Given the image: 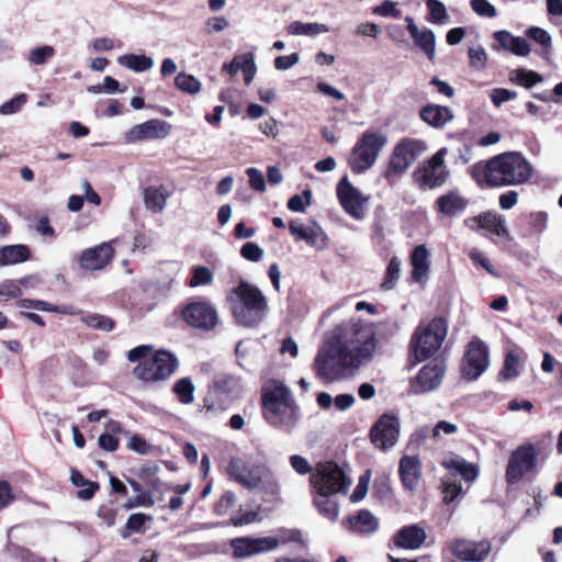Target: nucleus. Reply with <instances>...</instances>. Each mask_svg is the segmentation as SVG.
I'll use <instances>...</instances> for the list:
<instances>
[{
    "label": "nucleus",
    "mask_w": 562,
    "mask_h": 562,
    "mask_svg": "<svg viewBox=\"0 0 562 562\" xmlns=\"http://www.w3.org/2000/svg\"><path fill=\"white\" fill-rule=\"evenodd\" d=\"M469 175L481 188L519 186L531 178L532 167L521 153L506 151L475 162Z\"/></svg>",
    "instance_id": "1"
},
{
    "label": "nucleus",
    "mask_w": 562,
    "mask_h": 562,
    "mask_svg": "<svg viewBox=\"0 0 562 562\" xmlns=\"http://www.w3.org/2000/svg\"><path fill=\"white\" fill-rule=\"evenodd\" d=\"M261 409L267 423L284 432H291L300 419V408L282 383L262 391Z\"/></svg>",
    "instance_id": "2"
},
{
    "label": "nucleus",
    "mask_w": 562,
    "mask_h": 562,
    "mask_svg": "<svg viewBox=\"0 0 562 562\" xmlns=\"http://www.w3.org/2000/svg\"><path fill=\"white\" fill-rule=\"evenodd\" d=\"M151 351L149 345H140L128 351V361L138 362L133 369L134 376L144 382L167 380L177 370V357L167 350H158L154 355Z\"/></svg>",
    "instance_id": "3"
},
{
    "label": "nucleus",
    "mask_w": 562,
    "mask_h": 562,
    "mask_svg": "<svg viewBox=\"0 0 562 562\" xmlns=\"http://www.w3.org/2000/svg\"><path fill=\"white\" fill-rule=\"evenodd\" d=\"M241 380L231 373H217L207 385L206 393L199 405V412L206 418L220 417L240 398Z\"/></svg>",
    "instance_id": "4"
},
{
    "label": "nucleus",
    "mask_w": 562,
    "mask_h": 562,
    "mask_svg": "<svg viewBox=\"0 0 562 562\" xmlns=\"http://www.w3.org/2000/svg\"><path fill=\"white\" fill-rule=\"evenodd\" d=\"M235 322L244 327H255L262 322L268 302L262 292L254 284L240 280L228 297Z\"/></svg>",
    "instance_id": "5"
},
{
    "label": "nucleus",
    "mask_w": 562,
    "mask_h": 562,
    "mask_svg": "<svg viewBox=\"0 0 562 562\" xmlns=\"http://www.w3.org/2000/svg\"><path fill=\"white\" fill-rule=\"evenodd\" d=\"M339 342L356 363L369 359L375 348V333L371 325L362 322L337 326L330 337Z\"/></svg>",
    "instance_id": "6"
},
{
    "label": "nucleus",
    "mask_w": 562,
    "mask_h": 562,
    "mask_svg": "<svg viewBox=\"0 0 562 562\" xmlns=\"http://www.w3.org/2000/svg\"><path fill=\"white\" fill-rule=\"evenodd\" d=\"M448 333V321L435 316L426 325L419 324L414 330L408 349L415 363L430 359L442 346Z\"/></svg>",
    "instance_id": "7"
},
{
    "label": "nucleus",
    "mask_w": 562,
    "mask_h": 562,
    "mask_svg": "<svg viewBox=\"0 0 562 562\" xmlns=\"http://www.w3.org/2000/svg\"><path fill=\"white\" fill-rule=\"evenodd\" d=\"M339 342L329 338L319 349L314 360L316 375L325 382H334L345 376L347 369L359 364L352 360Z\"/></svg>",
    "instance_id": "8"
},
{
    "label": "nucleus",
    "mask_w": 562,
    "mask_h": 562,
    "mask_svg": "<svg viewBox=\"0 0 562 562\" xmlns=\"http://www.w3.org/2000/svg\"><path fill=\"white\" fill-rule=\"evenodd\" d=\"M387 143V137L378 131L367 130L358 138L348 157V166L355 175L370 169Z\"/></svg>",
    "instance_id": "9"
},
{
    "label": "nucleus",
    "mask_w": 562,
    "mask_h": 562,
    "mask_svg": "<svg viewBox=\"0 0 562 562\" xmlns=\"http://www.w3.org/2000/svg\"><path fill=\"white\" fill-rule=\"evenodd\" d=\"M425 150L426 145L420 139L408 137L401 139L394 146L383 175L387 183L393 184Z\"/></svg>",
    "instance_id": "10"
},
{
    "label": "nucleus",
    "mask_w": 562,
    "mask_h": 562,
    "mask_svg": "<svg viewBox=\"0 0 562 562\" xmlns=\"http://www.w3.org/2000/svg\"><path fill=\"white\" fill-rule=\"evenodd\" d=\"M446 154L447 148H440L415 169L413 178L422 190L440 188L447 182L450 171L445 166Z\"/></svg>",
    "instance_id": "11"
},
{
    "label": "nucleus",
    "mask_w": 562,
    "mask_h": 562,
    "mask_svg": "<svg viewBox=\"0 0 562 562\" xmlns=\"http://www.w3.org/2000/svg\"><path fill=\"white\" fill-rule=\"evenodd\" d=\"M310 481L318 496L344 492L350 484L345 472L334 461L318 463Z\"/></svg>",
    "instance_id": "12"
},
{
    "label": "nucleus",
    "mask_w": 562,
    "mask_h": 562,
    "mask_svg": "<svg viewBox=\"0 0 562 562\" xmlns=\"http://www.w3.org/2000/svg\"><path fill=\"white\" fill-rule=\"evenodd\" d=\"M539 451L532 443L518 446L509 456L505 471L507 484L514 485L537 467Z\"/></svg>",
    "instance_id": "13"
},
{
    "label": "nucleus",
    "mask_w": 562,
    "mask_h": 562,
    "mask_svg": "<svg viewBox=\"0 0 562 562\" xmlns=\"http://www.w3.org/2000/svg\"><path fill=\"white\" fill-rule=\"evenodd\" d=\"M181 318L192 328L212 330L218 323L215 307L205 299H195L187 303L180 312Z\"/></svg>",
    "instance_id": "14"
},
{
    "label": "nucleus",
    "mask_w": 562,
    "mask_h": 562,
    "mask_svg": "<svg viewBox=\"0 0 562 562\" xmlns=\"http://www.w3.org/2000/svg\"><path fill=\"white\" fill-rule=\"evenodd\" d=\"M490 364L488 348L479 339H472L461 361V374L467 381H474L483 374Z\"/></svg>",
    "instance_id": "15"
},
{
    "label": "nucleus",
    "mask_w": 562,
    "mask_h": 562,
    "mask_svg": "<svg viewBox=\"0 0 562 562\" xmlns=\"http://www.w3.org/2000/svg\"><path fill=\"white\" fill-rule=\"evenodd\" d=\"M280 541L276 537H238L231 540L232 557L236 560L265 553L277 549Z\"/></svg>",
    "instance_id": "16"
},
{
    "label": "nucleus",
    "mask_w": 562,
    "mask_h": 562,
    "mask_svg": "<svg viewBox=\"0 0 562 562\" xmlns=\"http://www.w3.org/2000/svg\"><path fill=\"white\" fill-rule=\"evenodd\" d=\"M464 225L472 231H486L493 241H495L494 236L505 240L512 239L505 216L495 211H485L469 217L464 220Z\"/></svg>",
    "instance_id": "17"
},
{
    "label": "nucleus",
    "mask_w": 562,
    "mask_h": 562,
    "mask_svg": "<svg viewBox=\"0 0 562 562\" xmlns=\"http://www.w3.org/2000/svg\"><path fill=\"white\" fill-rule=\"evenodd\" d=\"M400 420L394 414H383L370 429L371 442L382 450L392 448L398 438Z\"/></svg>",
    "instance_id": "18"
},
{
    "label": "nucleus",
    "mask_w": 562,
    "mask_h": 562,
    "mask_svg": "<svg viewBox=\"0 0 562 562\" xmlns=\"http://www.w3.org/2000/svg\"><path fill=\"white\" fill-rule=\"evenodd\" d=\"M449 550L462 562H482L491 553L492 543L487 539L480 541L453 539L449 543Z\"/></svg>",
    "instance_id": "19"
},
{
    "label": "nucleus",
    "mask_w": 562,
    "mask_h": 562,
    "mask_svg": "<svg viewBox=\"0 0 562 562\" xmlns=\"http://www.w3.org/2000/svg\"><path fill=\"white\" fill-rule=\"evenodd\" d=\"M337 199L342 210L356 220L364 215L363 203L367 201L361 192L344 176L336 187Z\"/></svg>",
    "instance_id": "20"
},
{
    "label": "nucleus",
    "mask_w": 562,
    "mask_h": 562,
    "mask_svg": "<svg viewBox=\"0 0 562 562\" xmlns=\"http://www.w3.org/2000/svg\"><path fill=\"white\" fill-rule=\"evenodd\" d=\"M114 256V248L109 243H102L82 250L79 266L87 271L102 270L112 262Z\"/></svg>",
    "instance_id": "21"
},
{
    "label": "nucleus",
    "mask_w": 562,
    "mask_h": 562,
    "mask_svg": "<svg viewBox=\"0 0 562 562\" xmlns=\"http://www.w3.org/2000/svg\"><path fill=\"white\" fill-rule=\"evenodd\" d=\"M171 125L159 119H151L142 124L134 125L126 134L131 143L145 139L165 138L169 135Z\"/></svg>",
    "instance_id": "22"
},
{
    "label": "nucleus",
    "mask_w": 562,
    "mask_h": 562,
    "mask_svg": "<svg viewBox=\"0 0 562 562\" xmlns=\"http://www.w3.org/2000/svg\"><path fill=\"white\" fill-rule=\"evenodd\" d=\"M445 374L442 363L430 362L425 364L417 373L412 387L415 393H426L437 389Z\"/></svg>",
    "instance_id": "23"
},
{
    "label": "nucleus",
    "mask_w": 562,
    "mask_h": 562,
    "mask_svg": "<svg viewBox=\"0 0 562 562\" xmlns=\"http://www.w3.org/2000/svg\"><path fill=\"white\" fill-rule=\"evenodd\" d=\"M468 206L469 199L462 195L458 189L447 191L435 201L437 213L450 218L460 216Z\"/></svg>",
    "instance_id": "24"
},
{
    "label": "nucleus",
    "mask_w": 562,
    "mask_h": 562,
    "mask_svg": "<svg viewBox=\"0 0 562 562\" xmlns=\"http://www.w3.org/2000/svg\"><path fill=\"white\" fill-rule=\"evenodd\" d=\"M430 252L426 245H417L409 255V263L412 266L411 280L422 288L425 286L429 279L430 272Z\"/></svg>",
    "instance_id": "25"
},
{
    "label": "nucleus",
    "mask_w": 562,
    "mask_h": 562,
    "mask_svg": "<svg viewBox=\"0 0 562 562\" xmlns=\"http://www.w3.org/2000/svg\"><path fill=\"white\" fill-rule=\"evenodd\" d=\"M398 475L403 487L414 492L422 479V462L417 456H404L398 463Z\"/></svg>",
    "instance_id": "26"
},
{
    "label": "nucleus",
    "mask_w": 562,
    "mask_h": 562,
    "mask_svg": "<svg viewBox=\"0 0 562 562\" xmlns=\"http://www.w3.org/2000/svg\"><path fill=\"white\" fill-rule=\"evenodd\" d=\"M405 22L407 23V31L411 34L415 45L425 53L430 61H432L436 53L435 33L430 29L426 27L423 31H419L415 24L414 19L409 15L405 18Z\"/></svg>",
    "instance_id": "27"
},
{
    "label": "nucleus",
    "mask_w": 562,
    "mask_h": 562,
    "mask_svg": "<svg viewBox=\"0 0 562 562\" xmlns=\"http://www.w3.org/2000/svg\"><path fill=\"white\" fill-rule=\"evenodd\" d=\"M425 540L426 532L417 525L404 526L392 537L395 547L406 550L419 549Z\"/></svg>",
    "instance_id": "28"
},
{
    "label": "nucleus",
    "mask_w": 562,
    "mask_h": 562,
    "mask_svg": "<svg viewBox=\"0 0 562 562\" xmlns=\"http://www.w3.org/2000/svg\"><path fill=\"white\" fill-rule=\"evenodd\" d=\"M226 471L231 479L248 490L257 487L261 482L260 476L248 471L246 463L238 457L231 458Z\"/></svg>",
    "instance_id": "29"
},
{
    "label": "nucleus",
    "mask_w": 562,
    "mask_h": 562,
    "mask_svg": "<svg viewBox=\"0 0 562 562\" xmlns=\"http://www.w3.org/2000/svg\"><path fill=\"white\" fill-rule=\"evenodd\" d=\"M493 37L502 48L509 50L516 56L525 57L530 53V45L526 38L514 36L506 30L496 31Z\"/></svg>",
    "instance_id": "30"
},
{
    "label": "nucleus",
    "mask_w": 562,
    "mask_h": 562,
    "mask_svg": "<svg viewBox=\"0 0 562 562\" xmlns=\"http://www.w3.org/2000/svg\"><path fill=\"white\" fill-rule=\"evenodd\" d=\"M289 231L296 240H304L312 247L317 246L319 240L324 243L327 239L317 224L314 227H307L297 221H290Z\"/></svg>",
    "instance_id": "31"
},
{
    "label": "nucleus",
    "mask_w": 562,
    "mask_h": 562,
    "mask_svg": "<svg viewBox=\"0 0 562 562\" xmlns=\"http://www.w3.org/2000/svg\"><path fill=\"white\" fill-rule=\"evenodd\" d=\"M419 116L428 125L440 128L452 120L453 114L448 106L427 104L420 109Z\"/></svg>",
    "instance_id": "32"
},
{
    "label": "nucleus",
    "mask_w": 562,
    "mask_h": 562,
    "mask_svg": "<svg viewBox=\"0 0 562 562\" xmlns=\"http://www.w3.org/2000/svg\"><path fill=\"white\" fill-rule=\"evenodd\" d=\"M16 306L22 308H32L42 312H50L63 315H78L79 311L74 305H55L43 300L21 299L16 301Z\"/></svg>",
    "instance_id": "33"
},
{
    "label": "nucleus",
    "mask_w": 562,
    "mask_h": 562,
    "mask_svg": "<svg viewBox=\"0 0 562 562\" xmlns=\"http://www.w3.org/2000/svg\"><path fill=\"white\" fill-rule=\"evenodd\" d=\"M349 529L353 532L368 535L374 532L379 527L378 519L368 509H361L347 519Z\"/></svg>",
    "instance_id": "34"
},
{
    "label": "nucleus",
    "mask_w": 562,
    "mask_h": 562,
    "mask_svg": "<svg viewBox=\"0 0 562 562\" xmlns=\"http://www.w3.org/2000/svg\"><path fill=\"white\" fill-rule=\"evenodd\" d=\"M32 252L23 244L8 245L0 248V266H11L30 260Z\"/></svg>",
    "instance_id": "35"
},
{
    "label": "nucleus",
    "mask_w": 562,
    "mask_h": 562,
    "mask_svg": "<svg viewBox=\"0 0 562 562\" xmlns=\"http://www.w3.org/2000/svg\"><path fill=\"white\" fill-rule=\"evenodd\" d=\"M170 192L164 187L150 186L144 189V203L154 213H160L166 205Z\"/></svg>",
    "instance_id": "36"
},
{
    "label": "nucleus",
    "mask_w": 562,
    "mask_h": 562,
    "mask_svg": "<svg viewBox=\"0 0 562 562\" xmlns=\"http://www.w3.org/2000/svg\"><path fill=\"white\" fill-rule=\"evenodd\" d=\"M70 482L76 487H81L77 491V497L79 499L90 501L100 490V484L98 482L87 480L82 473L75 468L70 469Z\"/></svg>",
    "instance_id": "37"
},
{
    "label": "nucleus",
    "mask_w": 562,
    "mask_h": 562,
    "mask_svg": "<svg viewBox=\"0 0 562 562\" xmlns=\"http://www.w3.org/2000/svg\"><path fill=\"white\" fill-rule=\"evenodd\" d=\"M81 315L80 321L88 327L102 331H111L115 327V322L113 318L97 314V313H88L85 314L82 311L78 310Z\"/></svg>",
    "instance_id": "38"
},
{
    "label": "nucleus",
    "mask_w": 562,
    "mask_h": 562,
    "mask_svg": "<svg viewBox=\"0 0 562 562\" xmlns=\"http://www.w3.org/2000/svg\"><path fill=\"white\" fill-rule=\"evenodd\" d=\"M117 63L135 72H143L150 69L154 61L150 57L145 55L125 54L117 58Z\"/></svg>",
    "instance_id": "39"
},
{
    "label": "nucleus",
    "mask_w": 562,
    "mask_h": 562,
    "mask_svg": "<svg viewBox=\"0 0 562 562\" xmlns=\"http://www.w3.org/2000/svg\"><path fill=\"white\" fill-rule=\"evenodd\" d=\"M329 27L321 23H302L293 21L286 26V32L291 35H307L314 36L321 33H327Z\"/></svg>",
    "instance_id": "40"
},
{
    "label": "nucleus",
    "mask_w": 562,
    "mask_h": 562,
    "mask_svg": "<svg viewBox=\"0 0 562 562\" xmlns=\"http://www.w3.org/2000/svg\"><path fill=\"white\" fill-rule=\"evenodd\" d=\"M542 76L535 70L518 68L510 72V81L527 89L542 82Z\"/></svg>",
    "instance_id": "41"
},
{
    "label": "nucleus",
    "mask_w": 562,
    "mask_h": 562,
    "mask_svg": "<svg viewBox=\"0 0 562 562\" xmlns=\"http://www.w3.org/2000/svg\"><path fill=\"white\" fill-rule=\"evenodd\" d=\"M195 386L190 378H181L173 384L172 392L181 404L188 405L194 401Z\"/></svg>",
    "instance_id": "42"
},
{
    "label": "nucleus",
    "mask_w": 562,
    "mask_h": 562,
    "mask_svg": "<svg viewBox=\"0 0 562 562\" xmlns=\"http://www.w3.org/2000/svg\"><path fill=\"white\" fill-rule=\"evenodd\" d=\"M401 276V260L394 256L390 259L383 281L381 283V289L384 291H390L395 288Z\"/></svg>",
    "instance_id": "43"
},
{
    "label": "nucleus",
    "mask_w": 562,
    "mask_h": 562,
    "mask_svg": "<svg viewBox=\"0 0 562 562\" xmlns=\"http://www.w3.org/2000/svg\"><path fill=\"white\" fill-rule=\"evenodd\" d=\"M150 519V516L143 513H135L130 515L125 527L121 532V536L123 538H128L133 532H142L144 525Z\"/></svg>",
    "instance_id": "44"
},
{
    "label": "nucleus",
    "mask_w": 562,
    "mask_h": 562,
    "mask_svg": "<svg viewBox=\"0 0 562 562\" xmlns=\"http://www.w3.org/2000/svg\"><path fill=\"white\" fill-rule=\"evenodd\" d=\"M213 281V272L205 266H196L191 269V278L188 281L190 288L207 285Z\"/></svg>",
    "instance_id": "45"
},
{
    "label": "nucleus",
    "mask_w": 562,
    "mask_h": 562,
    "mask_svg": "<svg viewBox=\"0 0 562 562\" xmlns=\"http://www.w3.org/2000/svg\"><path fill=\"white\" fill-rule=\"evenodd\" d=\"M175 86L187 93L195 94L201 89L200 81L192 75L179 72L175 78Z\"/></svg>",
    "instance_id": "46"
},
{
    "label": "nucleus",
    "mask_w": 562,
    "mask_h": 562,
    "mask_svg": "<svg viewBox=\"0 0 562 562\" xmlns=\"http://www.w3.org/2000/svg\"><path fill=\"white\" fill-rule=\"evenodd\" d=\"M429 11L428 21L435 24H443L448 20L445 4L439 0H426Z\"/></svg>",
    "instance_id": "47"
},
{
    "label": "nucleus",
    "mask_w": 562,
    "mask_h": 562,
    "mask_svg": "<svg viewBox=\"0 0 562 562\" xmlns=\"http://www.w3.org/2000/svg\"><path fill=\"white\" fill-rule=\"evenodd\" d=\"M519 357L515 351H508L505 356L504 366L499 375L503 376L504 380H509L519 374Z\"/></svg>",
    "instance_id": "48"
},
{
    "label": "nucleus",
    "mask_w": 562,
    "mask_h": 562,
    "mask_svg": "<svg viewBox=\"0 0 562 562\" xmlns=\"http://www.w3.org/2000/svg\"><path fill=\"white\" fill-rule=\"evenodd\" d=\"M447 469H456L465 481H473L477 476V468L465 461L450 460L445 463Z\"/></svg>",
    "instance_id": "49"
},
{
    "label": "nucleus",
    "mask_w": 562,
    "mask_h": 562,
    "mask_svg": "<svg viewBox=\"0 0 562 562\" xmlns=\"http://www.w3.org/2000/svg\"><path fill=\"white\" fill-rule=\"evenodd\" d=\"M318 512L330 520H335L338 516V505L329 499V496H319L314 499Z\"/></svg>",
    "instance_id": "50"
},
{
    "label": "nucleus",
    "mask_w": 562,
    "mask_h": 562,
    "mask_svg": "<svg viewBox=\"0 0 562 562\" xmlns=\"http://www.w3.org/2000/svg\"><path fill=\"white\" fill-rule=\"evenodd\" d=\"M547 223L548 214L546 212H531L528 215L529 234H541L547 228Z\"/></svg>",
    "instance_id": "51"
},
{
    "label": "nucleus",
    "mask_w": 562,
    "mask_h": 562,
    "mask_svg": "<svg viewBox=\"0 0 562 562\" xmlns=\"http://www.w3.org/2000/svg\"><path fill=\"white\" fill-rule=\"evenodd\" d=\"M312 192L304 190L303 195L294 194L288 201V209L292 212H304L305 207L311 204Z\"/></svg>",
    "instance_id": "52"
},
{
    "label": "nucleus",
    "mask_w": 562,
    "mask_h": 562,
    "mask_svg": "<svg viewBox=\"0 0 562 562\" xmlns=\"http://www.w3.org/2000/svg\"><path fill=\"white\" fill-rule=\"evenodd\" d=\"M526 35L542 47L549 48L551 46V35L541 27L531 26L526 31Z\"/></svg>",
    "instance_id": "53"
},
{
    "label": "nucleus",
    "mask_w": 562,
    "mask_h": 562,
    "mask_svg": "<svg viewBox=\"0 0 562 562\" xmlns=\"http://www.w3.org/2000/svg\"><path fill=\"white\" fill-rule=\"evenodd\" d=\"M372 490H373V494L378 498H380V499L389 498L392 493L389 476L381 475V476L376 477L373 482Z\"/></svg>",
    "instance_id": "54"
},
{
    "label": "nucleus",
    "mask_w": 562,
    "mask_h": 562,
    "mask_svg": "<svg viewBox=\"0 0 562 562\" xmlns=\"http://www.w3.org/2000/svg\"><path fill=\"white\" fill-rule=\"evenodd\" d=\"M263 250L252 241L244 244L240 248V256L251 262H258L261 260Z\"/></svg>",
    "instance_id": "55"
},
{
    "label": "nucleus",
    "mask_w": 562,
    "mask_h": 562,
    "mask_svg": "<svg viewBox=\"0 0 562 562\" xmlns=\"http://www.w3.org/2000/svg\"><path fill=\"white\" fill-rule=\"evenodd\" d=\"M470 4L472 10L480 16L495 18L497 15L495 7L487 0H471Z\"/></svg>",
    "instance_id": "56"
},
{
    "label": "nucleus",
    "mask_w": 562,
    "mask_h": 562,
    "mask_svg": "<svg viewBox=\"0 0 562 562\" xmlns=\"http://www.w3.org/2000/svg\"><path fill=\"white\" fill-rule=\"evenodd\" d=\"M240 70L243 71L245 83L247 86L250 85L256 74V64L252 54H243Z\"/></svg>",
    "instance_id": "57"
},
{
    "label": "nucleus",
    "mask_w": 562,
    "mask_h": 562,
    "mask_svg": "<svg viewBox=\"0 0 562 562\" xmlns=\"http://www.w3.org/2000/svg\"><path fill=\"white\" fill-rule=\"evenodd\" d=\"M25 102H26L25 94H23V93L18 94L14 98H12L11 100L4 102L0 106V114L10 115V114L16 113L18 111L21 110V108L23 106V104Z\"/></svg>",
    "instance_id": "58"
},
{
    "label": "nucleus",
    "mask_w": 562,
    "mask_h": 562,
    "mask_svg": "<svg viewBox=\"0 0 562 562\" xmlns=\"http://www.w3.org/2000/svg\"><path fill=\"white\" fill-rule=\"evenodd\" d=\"M0 295L11 299H20L23 295V292L16 281L5 280L0 283Z\"/></svg>",
    "instance_id": "59"
},
{
    "label": "nucleus",
    "mask_w": 562,
    "mask_h": 562,
    "mask_svg": "<svg viewBox=\"0 0 562 562\" xmlns=\"http://www.w3.org/2000/svg\"><path fill=\"white\" fill-rule=\"evenodd\" d=\"M373 13L395 19L401 16V11L396 8V3L391 0H384L380 5L373 9Z\"/></svg>",
    "instance_id": "60"
},
{
    "label": "nucleus",
    "mask_w": 562,
    "mask_h": 562,
    "mask_svg": "<svg viewBox=\"0 0 562 562\" xmlns=\"http://www.w3.org/2000/svg\"><path fill=\"white\" fill-rule=\"evenodd\" d=\"M54 55V48L50 46H42L33 49L30 55V60L34 65H43L46 60Z\"/></svg>",
    "instance_id": "61"
},
{
    "label": "nucleus",
    "mask_w": 562,
    "mask_h": 562,
    "mask_svg": "<svg viewBox=\"0 0 562 562\" xmlns=\"http://www.w3.org/2000/svg\"><path fill=\"white\" fill-rule=\"evenodd\" d=\"M127 448L139 454H148L150 450L149 443L146 439L137 434H134L127 443Z\"/></svg>",
    "instance_id": "62"
},
{
    "label": "nucleus",
    "mask_w": 562,
    "mask_h": 562,
    "mask_svg": "<svg viewBox=\"0 0 562 562\" xmlns=\"http://www.w3.org/2000/svg\"><path fill=\"white\" fill-rule=\"evenodd\" d=\"M246 172L249 177V186L256 191L263 192L266 190L263 175L256 168H248Z\"/></svg>",
    "instance_id": "63"
},
{
    "label": "nucleus",
    "mask_w": 562,
    "mask_h": 562,
    "mask_svg": "<svg viewBox=\"0 0 562 562\" xmlns=\"http://www.w3.org/2000/svg\"><path fill=\"white\" fill-rule=\"evenodd\" d=\"M517 92L505 88H497L493 90L492 102L495 106H499L502 103L516 99Z\"/></svg>",
    "instance_id": "64"
}]
</instances>
